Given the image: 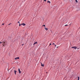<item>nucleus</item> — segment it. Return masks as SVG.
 <instances>
[{"instance_id": "f257e3e1", "label": "nucleus", "mask_w": 80, "mask_h": 80, "mask_svg": "<svg viewBox=\"0 0 80 80\" xmlns=\"http://www.w3.org/2000/svg\"><path fill=\"white\" fill-rule=\"evenodd\" d=\"M72 48H74L75 49V50H76V49L77 48V47L76 46H73V47H72Z\"/></svg>"}, {"instance_id": "f03ea898", "label": "nucleus", "mask_w": 80, "mask_h": 80, "mask_svg": "<svg viewBox=\"0 0 80 80\" xmlns=\"http://www.w3.org/2000/svg\"><path fill=\"white\" fill-rule=\"evenodd\" d=\"M19 57H17L16 58H15V60H17V59H19Z\"/></svg>"}, {"instance_id": "7ed1b4c3", "label": "nucleus", "mask_w": 80, "mask_h": 80, "mask_svg": "<svg viewBox=\"0 0 80 80\" xmlns=\"http://www.w3.org/2000/svg\"><path fill=\"white\" fill-rule=\"evenodd\" d=\"M18 70L19 71V73H21V71L20 70V69L19 68H18Z\"/></svg>"}, {"instance_id": "20e7f679", "label": "nucleus", "mask_w": 80, "mask_h": 80, "mask_svg": "<svg viewBox=\"0 0 80 80\" xmlns=\"http://www.w3.org/2000/svg\"><path fill=\"white\" fill-rule=\"evenodd\" d=\"M21 25H23V26H25L26 24L24 23H23L21 24Z\"/></svg>"}, {"instance_id": "39448f33", "label": "nucleus", "mask_w": 80, "mask_h": 80, "mask_svg": "<svg viewBox=\"0 0 80 80\" xmlns=\"http://www.w3.org/2000/svg\"><path fill=\"white\" fill-rule=\"evenodd\" d=\"M2 43V44H5V42H0V44H1V43Z\"/></svg>"}, {"instance_id": "423d86ee", "label": "nucleus", "mask_w": 80, "mask_h": 80, "mask_svg": "<svg viewBox=\"0 0 80 80\" xmlns=\"http://www.w3.org/2000/svg\"><path fill=\"white\" fill-rule=\"evenodd\" d=\"M14 73H15V74L16 75V74L17 71L15 70H14Z\"/></svg>"}, {"instance_id": "0eeeda50", "label": "nucleus", "mask_w": 80, "mask_h": 80, "mask_svg": "<svg viewBox=\"0 0 80 80\" xmlns=\"http://www.w3.org/2000/svg\"><path fill=\"white\" fill-rule=\"evenodd\" d=\"M41 63V66L42 67H44V65L42 63Z\"/></svg>"}, {"instance_id": "6e6552de", "label": "nucleus", "mask_w": 80, "mask_h": 80, "mask_svg": "<svg viewBox=\"0 0 80 80\" xmlns=\"http://www.w3.org/2000/svg\"><path fill=\"white\" fill-rule=\"evenodd\" d=\"M47 3H51V2H50V1H48V2H47Z\"/></svg>"}, {"instance_id": "1a4fd4ad", "label": "nucleus", "mask_w": 80, "mask_h": 80, "mask_svg": "<svg viewBox=\"0 0 80 80\" xmlns=\"http://www.w3.org/2000/svg\"><path fill=\"white\" fill-rule=\"evenodd\" d=\"M45 29L46 30H47V31L48 30V28H45Z\"/></svg>"}, {"instance_id": "9d476101", "label": "nucleus", "mask_w": 80, "mask_h": 80, "mask_svg": "<svg viewBox=\"0 0 80 80\" xmlns=\"http://www.w3.org/2000/svg\"><path fill=\"white\" fill-rule=\"evenodd\" d=\"M37 44V42H35V43H33V45H34L35 44Z\"/></svg>"}, {"instance_id": "9b49d317", "label": "nucleus", "mask_w": 80, "mask_h": 80, "mask_svg": "<svg viewBox=\"0 0 80 80\" xmlns=\"http://www.w3.org/2000/svg\"><path fill=\"white\" fill-rule=\"evenodd\" d=\"M76 3H78V1L77 0H75Z\"/></svg>"}, {"instance_id": "f8f14e48", "label": "nucleus", "mask_w": 80, "mask_h": 80, "mask_svg": "<svg viewBox=\"0 0 80 80\" xmlns=\"http://www.w3.org/2000/svg\"><path fill=\"white\" fill-rule=\"evenodd\" d=\"M79 79H80V78H79V77H78V80H79Z\"/></svg>"}, {"instance_id": "ddd939ff", "label": "nucleus", "mask_w": 80, "mask_h": 80, "mask_svg": "<svg viewBox=\"0 0 80 80\" xmlns=\"http://www.w3.org/2000/svg\"><path fill=\"white\" fill-rule=\"evenodd\" d=\"M42 26H44L45 27V25H42Z\"/></svg>"}, {"instance_id": "4468645a", "label": "nucleus", "mask_w": 80, "mask_h": 80, "mask_svg": "<svg viewBox=\"0 0 80 80\" xmlns=\"http://www.w3.org/2000/svg\"><path fill=\"white\" fill-rule=\"evenodd\" d=\"M51 44H51V43H50V44H49V46H50L51 45Z\"/></svg>"}, {"instance_id": "2eb2a0df", "label": "nucleus", "mask_w": 80, "mask_h": 80, "mask_svg": "<svg viewBox=\"0 0 80 80\" xmlns=\"http://www.w3.org/2000/svg\"><path fill=\"white\" fill-rule=\"evenodd\" d=\"M68 25H65V26H68Z\"/></svg>"}, {"instance_id": "dca6fc26", "label": "nucleus", "mask_w": 80, "mask_h": 80, "mask_svg": "<svg viewBox=\"0 0 80 80\" xmlns=\"http://www.w3.org/2000/svg\"><path fill=\"white\" fill-rule=\"evenodd\" d=\"M21 25H22V24H19V26H21Z\"/></svg>"}, {"instance_id": "f3484780", "label": "nucleus", "mask_w": 80, "mask_h": 80, "mask_svg": "<svg viewBox=\"0 0 80 80\" xmlns=\"http://www.w3.org/2000/svg\"><path fill=\"white\" fill-rule=\"evenodd\" d=\"M24 45V44H22V45L23 46V45Z\"/></svg>"}, {"instance_id": "a211bd4d", "label": "nucleus", "mask_w": 80, "mask_h": 80, "mask_svg": "<svg viewBox=\"0 0 80 80\" xmlns=\"http://www.w3.org/2000/svg\"><path fill=\"white\" fill-rule=\"evenodd\" d=\"M2 25H4V23L2 24Z\"/></svg>"}, {"instance_id": "6ab92c4d", "label": "nucleus", "mask_w": 80, "mask_h": 80, "mask_svg": "<svg viewBox=\"0 0 80 80\" xmlns=\"http://www.w3.org/2000/svg\"><path fill=\"white\" fill-rule=\"evenodd\" d=\"M18 23H20V22H18Z\"/></svg>"}, {"instance_id": "aec40b11", "label": "nucleus", "mask_w": 80, "mask_h": 80, "mask_svg": "<svg viewBox=\"0 0 80 80\" xmlns=\"http://www.w3.org/2000/svg\"><path fill=\"white\" fill-rule=\"evenodd\" d=\"M46 0H44V2H46Z\"/></svg>"}, {"instance_id": "412c9836", "label": "nucleus", "mask_w": 80, "mask_h": 80, "mask_svg": "<svg viewBox=\"0 0 80 80\" xmlns=\"http://www.w3.org/2000/svg\"><path fill=\"white\" fill-rule=\"evenodd\" d=\"M52 44H53V45L55 44V43H52Z\"/></svg>"}, {"instance_id": "4be33fe9", "label": "nucleus", "mask_w": 80, "mask_h": 80, "mask_svg": "<svg viewBox=\"0 0 80 80\" xmlns=\"http://www.w3.org/2000/svg\"><path fill=\"white\" fill-rule=\"evenodd\" d=\"M55 47H56V46H57L56 45H55Z\"/></svg>"}, {"instance_id": "5701e85b", "label": "nucleus", "mask_w": 80, "mask_h": 80, "mask_svg": "<svg viewBox=\"0 0 80 80\" xmlns=\"http://www.w3.org/2000/svg\"><path fill=\"white\" fill-rule=\"evenodd\" d=\"M8 26H9V25H10V24H9L8 25Z\"/></svg>"}, {"instance_id": "b1692460", "label": "nucleus", "mask_w": 80, "mask_h": 80, "mask_svg": "<svg viewBox=\"0 0 80 80\" xmlns=\"http://www.w3.org/2000/svg\"><path fill=\"white\" fill-rule=\"evenodd\" d=\"M10 25L12 24V23H10Z\"/></svg>"}, {"instance_id": "393cba45", "label": "nucleus", "mask_w": 80, "mask_h": 80, "mask_svg": "<svg viewBox=\"0 0 80 80\" xmlns=\"http://www.w3.org/2000/svg\"><path fill=\"white\" fill-rule=\"evenodd\" d=\"M78 49H79V48H78Z\"/></svg>"}, {"instance_id": "a878e982", "label": "nucleus", "mask_w": 80, "mask_h": 80, "mask_svg": "<svg viewBox=\"0 0 80 80\" xmlns=\"http://www.w3.org/2000/svg\"><path fill=\"white\" fill-rule=\"evenodd\" d=\"M58 48V47H57V48Z\"/></svg>"}]
</instances>
